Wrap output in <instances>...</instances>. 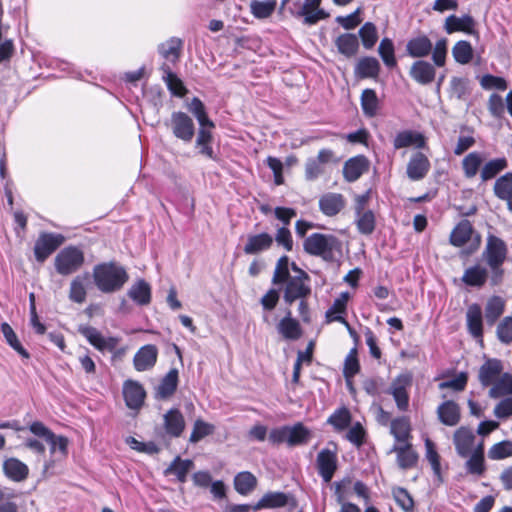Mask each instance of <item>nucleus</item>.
<instances>
[{"label": "nucleus", "instance_id": "nucleus-1", "mask_svg": "<svg viewBox=\"0 0 512 512\" xmlns=\"http://www.w3.org/2000/svg\"><path fill=\"white\" fill-rule=\"evenodd\" d=\"M447 39L438 40L433 46L431 40L426 35H420L408 40L406 52L412 58L423 59L432 52V60L437 67H443L447 57Z\"/></svg>", "mask_w": 512, "mask_h": 512}, {"label": "nucleus", "instance_id": "nucleus-2", "mask_svg": "<svg viewBox=\"0 0 512 512\" xmlns=\"http://www.w3.org/2000/svg\"><path fill=\"white\" fill-rule=\"evenodd\" d=\"M92 275L95 285L103 293L120 290L129 278L126 270L115 263L96 265Z\"/></svg>", "mask_w": 512, "mask_h": 512}, {"label": "nucleus", "instance_id": "nucleus-3", "mask_svg": "<svg viewBox=\"0 0 512 512\" xmlns=\"http://www.w3.org/2000/svg\"><path fill=\"white\" fill-rule=\"evenodd\" d=\"M303 248L309 255L332 262L341 252V242L332 234L313 233L305 238Z\"/></svg>", "mask_w": 512, "mask_h": 512}, {"label": "nucleus", "instance_id": "nucleus-4", "mask_svg": "<svg viewBox=\"0 0 512 512\" xmlns=\"http://www.w3.org/2000/svg\"><path fill=\"white\" fill-rule=\"evenodd\" d=\"M312 437V432L303 423L284 425L273 428L268 435V441L272 445L286 444L288 447L305 445Z\"/></svg>", "mask_w": 512, "mask_h": 512}, {"label": "nucleus", "instance_id": "nucleus-5", "mask_svg": "<svg viewBox=\"0 0 512 512\" xmlns=\"http://www.w3.org/2000/svg\"><path fill=\"white\" fill-rule=\"evenodd\" d=\"M291 269L294 275L283 283V299L288 305L298 299L309 298L312 292L310 276L294 262L291 264Z\"/></svg>", "mask_w": 512, "mask_h": 512}, {"label": "nucleus", "instance_id": "nucleus-6", "mask_svg": "<svg viewBox=\"0 0 512 512\" xmlns=\"http://www.w3.org/2000/svg\"><path fill=\"white\" fill-rule=\"evenodd\" d=\"M483 256L493 272L492 282L497 284L503 276V269L501 266L505 262L507 256L506 244L499 237L493 235L489 236Z\"/></svg>", "mask_w": 512, "mask_h": 512}, {"label": "nucleus", "instance_id": "nucleus-7", "mask_svg": "<svg viewBox=\"0 0 512 512\" xmlns=\"http://www.w3.org/2000/svg\"><path fill=\"white\" fill-rule=\"evenodd\" d=\"M84 263L82 250L75 246L62 249L55 257V269L60 275H70L78 271Z\"/></svg>", "mask_w": 512, "mask_h": 512}, {"label": "nucleus", "instance_id": "nucleus-8", "mask_svg": "<svg viewBox=\"0 0 512 512\" xmlns=\"http://www.w3.org/2000/svg\"><path fill=\"white\" fill-rule=\"evenodd\" d=\"M412 385V377L409 374H400L392 380L386 393L391 395L399 411L405 412L409 408L408 390Z\"/></svg>", "mask_w": 512, "mask_h": 512}, {"label": "nucleus", "instance_id": "nucleus-9", "mask_svg": "<svg viewBox=\"0 0 512 512\" xmlns=\"http://www.w3.org/2000/svg\"><path fill=\"white\" fill-rule=\"evenodd\" d=\"M169 126L173 135L184 142H190L195 134V126L192 118L181 111L173 112Z\"/></svg>", "mask_w": 512, "mask_h": 512}, {"label": "nucleus", "instance_id": "nucleus-10", "mask_svg": "<svg viewBox=\"0 0 512 512\" xmlns=\"http://www.w3.org/2000/svg\"><path fill=\"white\" fill-rule=\"evenodd\" d=\"M65 238L61 234L41 233L34 246L35 258L39 262H44L59 246Z\"/></svg>", "mask_w": 512, "mask_h": 512}, {"label": "nucleus", "instance_id": "nucleus-11", "mask_svg": "<svg viewBox=\"0 0 512 512\" xmlns=\"http://www.w3.org/2000/svg\"><path fill=\"white\" fill-rule=\"evenodd\" d=\"M334 449H322L316 459V465L319 475L328 483L332 480L334 473L337 469V448L334 443Z\"/></svg>", "mask_w": 512, "mask_h": 512}, {"label": "nucleus", "instance_id": "nucleus-12", "mask_svg": "<svg viewBox=\"0 0 512 512\" xmlns=\"http://www.w3.org/2000/svg\"><path fill=\"white\" fill-rule=\"evenodd\" d=\"M79 333L84 336L87 341L100 351H112L118 345L119 340L115 337H104L96 328L92 326H80Z\"/></svg>", "mask_w": 512, "mask_h": 512}, {"label": "nucleus", "instance_id": "nucleus-13", "mask_svg": "<svg viewBox=\"0 0 512 512\" xmlns=\"http://www.w3.org/2000/svg\"><path fill=\"white\" fill-rule=\"evenodd\" d=\"M436 65L420 59L412 63L409 75L418 84L426 86L435 81Z\"/></svg>", "mask_w": 512, "mask_h": 512}, {"label": "nucleus", "instance_id": "nucleus-14", "mask_svg": "<svg viewBox=\"0 0 512 512\" xmlns=\"http://www.w3.org/2000/svg\"><path fill=\"white\" fill-rule=\"evenodd\" d=\"M389 453L396 454L397 464L399 468L403 470L410 469L416 466L417 464L418 454L413 449L411 441L406 443L394 444L389 450Z\"/></svg>", "mask_w": 512, "mask_h": 512}, {"label": "nucleus", "instance_id": "nucleus-15", "mask_svg": "<svg viewBox=\"0 0 512 512\" xmlns=\"http://www.w3.org/2000/svg\"><path fill=\"white\" fill-rule=\"evenodd\" d=\"M503 369L501 360L496 358L487 359L478 372V379L482 386L493 385L503 374Z\"/></svg>", "mask_w": 512, "mask_h": 512}, {"label": "nucleus", "instance_id": "nucleus-16", "mask_svg": "<svg viewBox=\"0 0 512 512\" xmlns=\"http://www.w3.org/2000/svg\"><path fill=\"white\" fill-rule=\"evenodd\" d=\"M430 170V161L422 153L413 154L407 164V176L412 181L423 179Z\"/></svg>", "mask_w": 512, "mask_h": 512}, {"label": "nucleus", "instance_id": "nucleus-17", "mask_svg": "<svg viewBox=\"0 0 512 512\" xmlns=\"http://www.w3.org/2000/svg\"><path fill=\"white\" fill-rule=\"evenodd\" d=\"M274 242V238L269 233L263 232L259 234L249 235L243 251L247 255H257L269 250Z\"/></svg>", "mask_w": 512, "mask_h": 512}, {"label": "nucleus", "instance_id": "nucleus-18", "mask_svg": "<svg viewBox=\"0 0 512 512\" xmlns=\"http://www.w3.org/2000/svg\"><path fill=\"white\" fill-rule=\"evenodd\" d=\"M411 431V422L408 416H398L390 421L389 432L395 440L394 444L410 442Z\"/></svg>", "mask_w": 512, "mask_h": 512}, {"label": "nucleus", "instance_id": "nucleus-19", "mask_svg": "<svg viewBox=\"0 0 512 512\" xmlns=\"http://www.w3.org/2000/svg\"><path fill=\"white\" fill-rule=\"evenodd\" d=\"M158 357V350L155 345L148 344L141 347L133 358V364L137 371H146L151 369Z\"/></svg>", "mask_w": 512, "mask_h": 512}, {"label": "nucleus", "instance_id": "nucleus-20", "mask_svg": "<svg viewBox=\"0 0 512 512\" xmlns=\"http://www.w3.org/2000/svg\"><path fill=\"white\" fill-rule=\"evenodd\" d=\"M123 395L126 405L131 409H139L145 398V390L138 382L128 380L123 386Z\"/></svg>", "mask_w": 512, "mask_h": 512}, {"label": "nucleus", "instance_id": "nucleus-21", "mask_svg": "<svg viewBox=\"0 0 512 512\" xmlns=\"http://www.w3.org/2000/svg\"><path fill=\"white\" fill-rule=\"evenodd\" d=\"M466 325L468 332L476 339L483 337V316L479 304L473 303L468 306L466 312Z\"/></svg>", "mask_w": 512, "mask_h": 512}, {"label": "nucleus", "instance_id": "nucleus-22", "mask_svg": "<svg viewBox=\"0 0 512 512\" xmlns=\"http://www.w3.org/2000/svg\"><path fill=\"white\" fill-rule=\"evenodd\" d=\"M3 472L8 479L22 482L28 478L29 468L18 458L10 457L3 462Z\"/></svg>", "mask_w": 512, "mask_h": 512}, {"label": "nucleus", "instance_id": "nucleus-23", "mask_svg": "<svg viewBox=\"0 0 512 512\" xmlns=\"http://www.w3.org/2000/svg\"><path fill=\"white\" fill-rule=\"evenodd\" d=\"M474 439L473 431L467 427H460L455 431L453 441L461 457H467L471 453Z\"/></svg>", "mask_w": 512, "mask_h": 512}, {"label": "nucleus", "instance_id": "nucleus-24", "mask_svg": "<svg viewBox=\"0 0 512 512\" xmlns=\"http://www.w3.org/2000/svg\"><path fill=\"white\" fill-rule=\"evenodd\" d=\"M475 21L473 17L470 15H464L462 17H457L455 15H450L445 20V31L448 34H452L457 31H462L468 34H475L474 30Z\"/></svg>", "mask_w": 512, "mask_h": 512}, {"label": "nucleus", "instance_id": "nucleus-25", "mask_svg": "<svg viewBox=\"0 0 512 512\" xmlns=\"http://www.w3.org/2000/svg\"><path fill=\"white\" fill-rule=\"evenodd\" d=\"M90 283L88 273L76 276L70 283L69 299L77 304H82L86 301L87 287Z\"/></svg>", "mask_w": 512, "mask_h": 512}, {"label": "nucleus", "instance_id": "nucleus-26", "mask_svg": "<svg viewBox=\"0 0 512 512\" xmlns=\"http://www.w3.org/2000/svg\"><path fill=\"white\" fill-rule=\"evenodd\" d=\"M368 169V160L364 156H357L346 161L343 167L344 178L348 182L358 180Z\"/></svg>", "mask_w": 512, "mask_h": 512}, {"label": "nucleus", "instance_id": "nucleus-27", "mask_svg": "<svg viewBox=\"0 0 512 512\" xmlns=\"http://www.w3.org/2000/svg\"><path fill=\"white\" fill-rule=\"evenodd\" d=\"M440 422L446 426H456L460 421V408L454 401L448 400L437 408Z\"/></svg>", "mask_w": 512, "mask_h": 512}, {"label": "nucleus", "instance_id": "nucleus-28", "mask_svg": "<svg viewBox=\"0 0 512 512\" xmlns=\"http://www.w3.org/2000/svg\"><path fill=\"white\" fill-rule=\"evenodd\" d=\"M46 442L49 444L50 453L54 457L52 461L45 464V469H49L55 461L66 458L68 454V439L62 435L53 434V437H50Z\"/></svg>", "mask_w": 512, "mask_h": 512}, {"label": "nucleus", "instance_id": "nucleus-29", "mask_svg": "<svg viewBox=\"0 0 512 512\" xmlns=\"http://www.w3.org/2000/svg\"><path fill=\"white\" fill-rule=\"evenodd\" d=\"M164 428L172 437H179L185 428V420L178 409H171L164 415Z\"/></svg>", "mask_w": 512, "mask_h": 512}, {"label": "nucleus", "instance_id": "nucleus-30", "mask_svg": "<svg viewBox=\"0 0 512 512\" xmlns=\"http://www.w3.org/2000/svg\"><path fill=\"white\" fill-rule=\"evenodd\" d=\"M179 372L176 368H172L162 378L159 385L156 388V397L160 399L169 398L174 394L178 386Z\"/></svg>", "mask_w": 512, "mask_h": 512}, {"label": "nucleus", "instance_id": "nucleus-31", "mask_svg": "<svg viewBox=\"0 0 512 512\" xmlns=\"http://www.w3.org/2000/svg\"><path fill=\"white\" fill-rule=\"evenodd\" d=\"M393 146L395 149L406 148L415 146L417 148H423L425 146V138L422 134L411 130H404L399 132L394 140Z\"/></svg>", "mask_w": 512, "mask_h": 512}, {"label": "nucleus", "instance_id": "nucleus-32", "mask_svg": "<svg viewBox=\"0 0 512 512\" xmlns=\"http://www.w3.org/2000/svg\"><path fill=\"white\" fill-rule=\"evenodd\" d=\"M344 205L343 196L337 193L325 194L319 200L320 210L327 216L338 214L344 208Z\"/></svg>", "mask_w": 512, "mask_h": 512}, {"label": "nucleus", "instance_id": "nucleus-33", "mask_svg": "<svg viewBox=\"0 0 512 512\" xmlns=\"http://www.w3.org/2000/svg\"><path fill=\"white\" fill-rule=\"evenodd\" d=\"M473 227L469 220L460 221L452 230L449 238L451 245L455 247H462L471 238Z\"/></svg>", "mask_w": 512, "mask_h": 512}, {"label": "nucleus", "instance_id": "nucleus-34", "mask_svg": "<svg viewBox=\"0 0 512 512\" xmlns=\"http://www.w3.org/2000/svg\"><path fill=\"white\" fill-rule=\"evenodd\" d=\"M494 193L507 202L508 209L512 212V173H506L496 180Z\"/></svg>", "mask_w": 512, "mask_h": 512}, {"label": "nucleus", "instance_id": "nucleus-35", "mask_svg": "<svg viewBox=\"0 0 512 512\" xmlns=\"http://www.w3.org/2000/svg\"><path fill=\"white\" fill-rule=\"evenodd\" d=\"M194 467V463L189 459H181L177 456L171 464L165 469V475H175L179 482H186L189 471Z\"/></svg>", "mask_w": 512, "mask_h": 512}, {"label": "nucleus", "instance_id": "nucleus-36", "mask_svg": "<svg viewBox=\"0 0 512 512\" xmlns=\"http://www.w3.org/2000/svg\"><path fill=\"white\" fill-rule=\"evenodd\" d=\"M488 278V271L481 265H474L465 270L462 281L471 287H482Z\"/></svg>", "mask_w": 512, "mask_h": 512}, {"label": "nucleus", "instance_id": "nucleus-37", "mask_svg": "<svg viewBox=\"0 0 512 512\" xmlns=\"http://www.w3.org/2000/svg\"><path fill=\"white\" fill-rule=\"evenodd\" d=\"M287 503V494L283 492H268L258 501L257 504L254 505V511L284 507Z\"/></svg>", "mask_w": 512, "mask_h": 512}, {"label": "nucleus", "instance_id": "nucleus-38", "mask_svg": "<svg viewBox=\"0 0 512 512\" xmlns=\"http://www.w3.org/2000/svg\"><path fill=\"white\" fill-rule=\"evenodd\" d=\"M338 51L346 57L354 56L359 48V41L355 34L344 33L335 40Z\"/></svg>", "mask_w": 512, "mask_h": 512}, {"label": "nucleus", "instance_id": "nucleus-39", "mask_svg": "<svg viewBox=\"0 0 512 512\" xmlns=\"http://www.w3.org/2000/svg\"><path fill=\"white\" fill-rule=\"evenodd\" d=\"M129 297L139 305H147L151 301L150 285L144 280H138L128 291Z\"/></svg>", "mask_w": 512, "mask_h": 512}, {"label": "nucleus", "instance_id": "nucleus-40", "mask_svg": "<svg viewBox=\"0 0 512 512\" xmlns=\"http://www.w3.org/2000/svg\"><path fill=\"white\" fill-rule=\"evenodd\" d=\"M380 71L379 61L374 57H364L357 63L355 72L360 78H375Z\"/></svg>", "mask_w": 512, "mask_h": 512}, {"label": "nucleus", "instance_id": "nucleus-41", "mask_svg": "<svg viewBox=\"0 0 512 512\" xmlns=\"http://www.w3.org/2000/svg\"><path fill=\"white\" fill-rule=\"evenodd\" d=\"M278 331L285 339L288 340H297L302 334L298 321L291 318L290 312H288V315L279 322Z\"/></svg>", "mask_w": 512, "mask_h": 512}, {"label": "nucleus", "instance_id": "nucleus-42", "mask_svg": "<svg viewBox=\"0 0 512 512\" xmlns=\"http://www.w3.org/2000/svg\"><path fill=\"white\" fill-rule=\"evenodd\" d=\"M183 42L180 38L172 37L158 46L160 55L172 62H176L182 50Z\"/></svg>", "mask_w": 512, "mask_h": 512}, {"label": "nucleus", "instance_id": "nucleus-43", "mask_svg": "<svg viewBox=\"0 0 512 512\" xmlns=\"http://www.w3.org/2000/svg\"><path fill=\"white\" fill-rule=\"evenodd\" d=\"M161 70L164 73L163 80L171 93L175 96L183 97L187 92L183 82L171 71L167 64H163Z\"/></svg>", "mask_w": 512, "mask_h": 512}, {"label": "nucleus", "instance_id": "nucleus-44", "mask_svg": "<svg viewBox=\"0 0 512 512\" xmlns=\"http://www.w3.org/2000/svg\"><path fill=\"white\" fill-rule=\"evenodd\" d=\"M466 470L472 475L481 476L485 472L483 443H480L477 449L466 461Z\"/></svg>", "mask_w": 512, "mask_h": 512}, {"label": "nucleus", "instance_id": "nucleus-45", "mask_svg": "<svg viewBox=\"0 0 512 512\" xmlns=\"http://www.w3.org/2000/svg\"><path fill=\"white\" fill-rule=\"evenodd\" d=\"M257 485L256 477L248 471L238 473L234 478L235 490L241 495L252 492Z\"/></svg>", "mask_w": 512, "mask_h": 512}, {"label": "nucleus", "instance_id": "nucleus-46", "mask_svg": "<svg viewBox=\"0 0 512 512\" xmlns=\"http://www.w3.org/2000/svg\"><path fill=\"white\" fill-rule=\"evenodd\" d=\"M276 6V0H252L250 3V11L257 19H267L274 13Z\"/></svg>", "mask_w": 512, "mask_h": 512}, {"label": "nucleus", "instance_id": "nucleus-47", "mask_svg": "<svg viewBox=\"0 0 512 512\" xmlns=\"http://www.w3.org/2000/svg\"><path fill=\"white\" fill-rule=\"evenodd\" d=\"M505 301L500 296L491 297L485 307V318L489 325H493L504 313Z\"/></svg>", "mask_w": 512, "mask_h": 512}, {"label": "nucleus", "instance_id": "nucleus-48", "mask_svg": "<svg viewBox=\"0 0 512 512\" xmlns=\"http://www.w3.org/2000/svg\"><path fill=\"white\" fill-rule=\"evenodd\" d=\"M512 394V375L503 373L489 390V397L493 399Z\"/></svg>", "mask_w": 512, "mask_h": 512}, {"label": "nucleus", "instance_id": "nucleus-49", "mask_svg": "<svg viewBox=\"0 0 512 512\" xmlns=\"http://www.w3.org/2000/svg\"><path fill=\"white\" fill-rule=\"evenodd\" d=\"M484 161V157L480 152H471L462 160V168L467 178H473L477 175L480 166Z\"/></svg>", "mask_w": 512, "mask_h": 512}, {"label": "nucleus", "instance_id": "nucleus-50", "mask_svg": "<svg viewBox=\"0 0 512 512\" xmlns=\"http://www.w3.org/2000/svg\"><path fill=\"white\" fill-rule=\"evenodd\" d=\"M356 225L363 235H370L375 230L376 219L372 210L356 212Z\"/></svg>", "mask_w": 512, "mask_h": 512}, {"label": "nucleus", "instance_id": "nucleus-51", "mask_svg": "<svg viewBox=\"0 0 512 512\" xmlns=\"http://www.w3.org/2000/svg\"><path fill=\"white\" fill-rule=\"evenodd\" d=\"M473 48L468 41L460 40L452 48V55L459 64H468L473 59Z\"/></svg>", "mask_w": 512, "mask_h": 512}, {"label": "nucleus", "instance_id": "nucleus-52", "mask_svg": "<svg viewBox=\"0 0 512 512\" xmlns=\"http://www.w3.org/2000/svg\"><path fill=\"white\" fill-rule=\"evenodd\" d=\"M378 53L383 63L388 68H394L397 66V60L395 57L394 43L389 38H383L378 47Z\"/></svg>", "mask_w": 512, "mask_h": 512}, {"label": "nucleus", "instance_id": "nucleus-53", "mask_svg": "<svg viewBox=\"0 0 512 512\" xmlns=\"http://www.w3.org/2000/svg\"><path fill=\"white\" fill-rule=\"evenodd\" d=\"M212 129H207L206 127L199 128L196 146L200 148V153L210 159H214V151L211 147V142L213 140L212 137Z\"/></svg>", "mask_w": 512, "mask_h": 512}, {"label": "nucleus", "instance_id": "nucleus-54", "mask_svg": "<svg viewBox=\"0 0 512 512\" xmlns=\"http://www.w3.org/2000/svg\"><path fill=\"white\" fill-rule=\"evenodd\" d=\"M1 331L3 333V336L6 340V342L18 353L20 354L23 358L25 359H29L30 358V354L28 353V351L22 346V344L20 343V341L18 340V337L17 335L15 334L14 330L12 329V327L4 322L1 324Z\"/></svg>", "mask_w": 512, "mask_h": 512}, {"label": "nucleus", "instance_id": "nucleus-55", "mask_svg": "<svg viewBox=\"0 0 512 512\" xmlns=\"http://www.w3.org/2000/svg\"><path fill=\"white\" fill-rule=\"evenodd\" d=\"M338 432L345 430L351 423V414L345 407L337 409L327 420Z\"/></svg>", "mask_w": 512, "mask_h": 512}, {"label": "nucleus", "instance_id": "nucleus-56", "mask_svg": "<svg viewBox=\"0 0 512 512\" xmlns=\"http://www.w3.org/2000/svg\"><path fill=\"white\" fill-rule=\"evenodd\" d=\"M507 167V160L505 158L492 159L485 163L481 170V179L483 181L494 178L498 173Z\"/></svg>", "mask_w": 512, "mask_h": 512}, {"label": "nucleus", "instance_id": "nucleus-57", "mask_svg": "<svg viewBox=\"0 0 512 512\" xmlns=\"http://www.w3.org/2000/svg\"><path fill=\"white\" fill-rule=\"evenodd\" d=\"M292 276L293 275H290L289 273V258L288 256L284 255L280 257L276 263L272 276V283L274 285L283 284Z\"/></svg>", "mask_w": 512, "mask_h": 512}, {"label": "nucleus", "instance_id": "nucleus-58", "mask_svg": "<svg viewBox=\"0 0 512 512\" xmlns=\"http://www.w3.org/2000/svg\"><path fill=\"white\" fill-rule=\"evenodd\" d=\"M361 106L365 115L373 117L378 110V98L372 89H365L361 95Z\"/></svg>", "mask_w": 512, "mask_h": 512}, {"label": "nucleus", "instance_id": "nucleus-59", "mask_svg": "<svg viewBox=\"0 0 512 512\" xmlns=\"http://www.w3.org/2000/svg\"><path fill=\"white\" fill-rule=\"evenodd\" d=\"M359 36L366 49H371L378 40L377 28L374 23L366 22L359 30Z\"/></svg>", "mask_w": 512, "mask_h": 512}, {"label": "nucleus", "instance_id": "nucleus-60", "mask_svg": "<svg viewBox=\"0 0 512 512\" xmlns=\"http://www.w3.org/2000/svg\"><path fill=\"white\" fill-rule=\"evenodd\" d=\"M213 432L214 426L212 424L204 422L201 419H197L194 423L189 441L191 443H197L204 437L211 435Z\"/></svg>", "mask_w": 512, "mask_h": 512}, {"label": "nucleus", "instance_id": "nucleus-61", "mask_svg": "<svg viewBox=\"0 0 512 512\" xmlns=\"http://www.w3.org/2000/svg\"><path fill=\"white\" fill-rule=\"evenodd\" d=\"M392 494L394 500L405 512H412L414 509V500L408 491L401 487L393 488Z\"/></svg>", "mask_w": 512, "mask_h": 512}, {"label": "nucleus", "instance_id": "nucleus-62", "mask_svg": "<svg viewBox=\"0 0 512 512\" xmlns=\"http://www.w3.org/2000/svg\"><path fill=\"white\" fill-rule=\"evenodd\" d=\"M426 458L431 464L434 474L441 477L440 456L436 451L435 444L429 438L425 439Z\"/></svg>", "mask_w": 512, "mask_h": 512}, {"label": "nucleus", "instance_id": "nucleus-63", "mask_svg": "<svg viewBox=\"0 0 512 512\" xmlns=\"http://www.w3.org/2000/svg\"><path fill=\"white\" fill-rule=\"evenodd\" d=\"M512 456V442L505 440L494 444L488 451L492 460H500Z\"/></svg>", "mask_w": 512, "mask_h": 512}, {"label": "nucleus", "instance_id": "nucleus-64", "mask_svg": "<svg viewBox=\"0 0 512 512\" xmlns=\"http://www.w3.org/2000/svg\"><path fill=\"white\" fill-rule=\"evenodd\" d=\"M498 339L505 344L512 342V317H505L497 327Z\"/></svg>", "mask_w": 512, "mask_h": 512}]
</instances>
